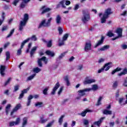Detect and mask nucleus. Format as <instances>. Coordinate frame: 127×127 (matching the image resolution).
<instances>
[{
  "instance_id": "obj_1",
  "label": "nucleus",
  "mask_w": 127,
  "mask_h": 127,
  "mask_svg": "<svg viewBox=\"0 0 127 127\" xmlns=\"http://www.w3.org/2000/svg\"><path fill=\"white\" fill-rule=\"evenodd\" d=\"M90 10L89 9H85L82 10V16L81 20L83 23H86L87 21H89L90 19Z\"/></svg>"
},
{
  "instance_id": "obj_2",
  "label": "nucleus",
  "mask_w": 127,
  "mask_h": 127,
  "mask_svg": "<svg viewBox=\"0 0 127 127\" xmlns=\"http://www.w3.org/2000/svg\"><path fill=\"white\" fill-rule=\"evenodd\" d=\"M112 13H113V12H112L111 8L107 9L103 14V16L101 18V22L102 23H106L107 18H109V15H110Z\"/></svg>"
},
{
  "instance_id": "obj_3",
  "label": "nucleus",
  "mask_w": 127,
  "mask_h": 127,
  "mask_svg": "<svg viewBox=\"0 0 127 127\" xmlns=\"http://www.w3.org/2000/svg\"><path fill=\"white\" fill-rule=\"evenodd\" d=\"M28 20V15L27 14H25L24 15V18L23 20L21 21L20 22V25L19 26V30L20 31H22L23 30V27L26 25L27 21Z\"/></svg>"
},
{
  "instance_id": "obj_4",
  "label": "nucleus",
  "mask_w": 127,
  "mask_h": 127,
  "mask_svg": "<svg viewBox=\"0 0 127 127\" xmlns=\"http://www.w3.org/2000/svg\"><path fill=\"white\" fill-rule=\"evenodd\" d=\"M53 19V18L51 17L48 19L47 22H46V19L43 20L42 21L38 27V28H41V27H42V26H44V27H49V26L51 25V21H52Z\"/></svg>"
},
{
  "instance_id": "obj_5",
  "label": "nucleus",
  "mask_w": 127,
  "mask_h": 127,
  "mask_svg": "<svg viewBox=\"0 0 127 127\" xmlns=\"http://www.w3.org/2000/svg\"><path fill=\"white\" fill-rule=\"evenodd\" d=\"M90 90L88 88H85L84 89L79 90L77 91L78 96L75 98V100H81V98L86 95V92H90Z\"/></svg>"
},
{
  "instance_id": "obj_6",
  "label": "nucleus",
  "mask_w": 127,
  "mask_h": 127,
  "mask_svg": "<svg viewBox=\"0 0 127 127\" xmlns=\"http://www.w3.org/2000/svg\"><path fill=\"white\" fill-rule=\"evenodd\" d=\"M29 40H30V39H27L22 42L20 46V48L17 50V55L18 56L21 55V52H22L21 49L23 48V46H24V45H25V44L27 43V42H28Z\"/></svg>"
},
{
  "instance_id": "obj_7",
  "label": "nucleus",
  "mask_w": 127,
  "mask_h": 127,
  "mask_svg": "<svg viewBox=\"0 0 127 127\" xmlns=\"http://www.w3.org/2000/svg\"><path fill=\"white\" fill-rule=\"evenodd\" d=\"M116 33L118 34V36L115 38L112 39V40H116V39H118L119 38H121L123 37V29L122 28H118L116 31Z\"/></svg>"
},
{
  "instance_id": "obj_8",
  "label": "nucleus",
  "mask_w": 127,
  "mask_h": 127,
  "mask_svg": "<svg viewBox=\"0 0 127 127\" xmlns=\"http://www.w3.org/2000/svg\"><path fill=\"white\" fill-rule=\"evenodd\" d=\"M42 61H43L45 64H46L48 62V60L46 59V57H43V58L39 59L38 61V64L39 67H42Z\"/></svg>"
},
{
  "instance_id": "obj_9",
  "label": "nucleus",
  "mask_w": 127,
  "mask_h": 127,
  "mask_svg": "<svg viewBox=\"0 0 127 127\" xmlns=\"http://www.w3.org/2000/svg\"><path fill=\"white\" fill-rule=\"evenodd\" d=\"M20 123V118H18L16 119V121H12L9 122V127H13L14 126H17Z\"/></svg>"
},
{
  "instance_id": "obj_10",
  "label": "nucleus",
  "mask_w": 127,
  "mask_h": 127,
  "mask_svg": "<svg viewBox=\"0 0 127 127\" xmlns=\"http://www.w3.org/2000/svg\"><path fill=\"white\" fill-rule=\"evenodd\" d=\"M40 10L42 11L41 14H44V13H46V12H48V11H50L51 10V8L47 7L46 6H42Z\"/></svg>"
},
{
  "instance_id": "obj_11",
  "label": "nucleus",
  "mask_w": 127,
  "mask_h": 127,
  "mask_svg": "<svg viewBox=\"0 0 127 127\" xmlns=\"http://www.w3.org/2000/svg\"><path fill=\"white\" fill-rule=\"evenodd\" d=\"M96 79H88L86 78L83 81L84 85H88V84H92V83H95Z\"/></svg>"
},
{
  "instance_id": "obj_12",
  "label": "nucleus",
  "mask_w": 127,
  "mask_h": 127,
  "mask_svg": "<svg viewBox=\"0 0 127 127\" xmlns=\"http://www.w3.org/2000/svg\"><path fill=\"white\" fill-rule=\"evenodd\" d=\"M105 40V37L102 36L100 40H99L98 42L94 46V48H97L98 46L102 45L103 43H104V40Z\"/></svg>"
},
{
  "instance_id": "obj_13",
  "label": "nucleus",
  "mask_w": 127,
  "mask_h": 127,
  "mask_svg": "<svg viewBox=\"0 0 127 127\" xmlns=\"http://www.w3.org/2000/svg\"><path fill=\"white\" fill-rule=\"evenodd\" d=\"M20 108H21V104H17L15 107V108L13 109L12 111L11 112V113H10L11 116H12V115H13V114H14V113L17 112V111H18V110H19V109H20Z\"/></svg>"
},
{
  "instance_id": "obj_14",
  "label": "nucleus",
  "mask_w": 127,
  "mask_h": 127,
  "mask_svg": "<svg viewBox=\"0 0 127 127\" xmlns=\"http://www.w3.org/2000/svg\"><path fill=\"white\" fill-rule=\"evenodd\" d=\"M60 87V84H59V82H57L54 88L53 89V91L51 92L52 95H55V93L56 91H57V89Z\"/></svg>"
},
{
  "instance_id": "obj_15",
  "label": "nucleus",
  "mask_w": 127,
  "mask_h": 127,
  "mask_svg": "<svg viewBox=\"0 0 127 127\" xmlns=\"http://www.w3.org/2000/svg\"><path fill=\"white\" fill-rule=\"evenodd\" d=\"M4 71H5V66L4 65H0V73L1 75L3 77L5 73H4Z\"/></svg>"
},
{
  "instance_id": "obj_16",
  "label": "nucleus",
  "mask_w": 127,
  "mask_h": 127,
  "mask_svg": "<svg viewBox=\"0 0 127 127\" xmlns=\"http://www.w3.org/2000/svg\"><path fill=\"white\" fill-rule=\"evenodd\" d=\"M61 16H60V15H57L56 17V22L58 25L61 24Z\"/></svg>"
},
{
  "instance_id": "obj_17",
  "label": "nucleus",
  "mask_w": 127,
  "mask_h": 127,
  "mask_svg": "<svg viewBox=\"0 0 127 127\" xmlns=\"http://www.w3.org/2000/svg\"><path fill=\"white\" fill-rule=\"evenodd\" d=\"M91 46H92L91 43H86L84 49L85 51H86V52H87V51H89V50H91Z\"/></svg>"
},
{
  "instance_id": "obj_18",
  "label": "nucleus",
  "mask_w": 127,
  "mask_h": 127,
  "mask_svg": "<svg viewBox=\"0 0 127 127\" xmlns=\"http://www.w3.org/2000/svg\"><path fill=\"white\" fill-rule=\"evenodd\" d=\"M110 65H112V63L110 62L106 63L103 66L104 70L106 71L109 70L110 68H111V66H110Z\"/></svg>"
},
{
  "instance_id": "obj_19",
  "label": "nucleus",
  "mask_w": 127,
  "mask_h": 127,
  "mask_svg": "<svg viewBox=\"0 0 127 127\" xmlns=\"http://www.w3.org/2000/svg\"><path fill=\"white\" fill-rule=\"evenodd\" d=\"M104 120H105V117H102L98 121L94 122V125H95V126H98V127H100V125L102 124V122H103Z\"/></svg>"
},
{
  "instance_id": "obj_20",
  "label": "nucleus",
  "mask_w": 127,
  "mask_h": 127,
  "mask_svg": "<svg viewBox=\"0 0 127 127\" xmlns=\"http://www.w3.org/2000/svg\"><path fill=\"white\" fill-rule=\"evenodd\" d=\"M46 54L49 56H50V57H54V56H55V53L49 50H48L46 52Z\"/></svg>"
},
{
  "instance_id": "obj_21",
  "label": "nucleus",
  "mask_w": 127,
  "mask_h": 127,
  "mask_svg": "<svg viewBox=\"0 0 127 127\" xmlns=\"http://www.w3.org/2000/svg\"><path fill=\"white\" fill-rule=\"evenodd\" d=\"M37 47H34L32 48V49L30 52L31 58L33 57V56L34 55V53H35V51L37 50Z\"/></svg>"
},
{
  "instance_id": "obj_22",
  "label": "nucleus",
  "mask_w": 127,
  "mask_h": 127,
  "mask_svg": "<svg viewBox=\"0 0 127 127\" xmlns=\"http://www.w3.org/2000/svg\"><path fill=\"white\" fill-rule=\"evenodd\" d=\"M27 122H28V118L24 117L22 119V126L25 127L27 125Z\"/></svg>"
},
{
  "instance_id": "obj_23",
  "label": "nucleus",
  "mask_w": 127,
  "mask_h": 127,
  "mask_svg": "<svg viewBox=\"0 0 127 127\" xmlns=\"http://www.w3.org/2000/svg\"><path fill=\"white\" fill-rule=\"evenodd\" d=\"M91 112H92V110L90 109H86L85 111L82 112L81 113L79 114V115H80V116L82 117H85L86 114H87V113H90Z\"/></svg>"
},
{
  "instance_id": "obj_24",
  "label": "nucleus",
  "mask_w": 127,
  "mask_h": 127,
  "mask_svg": "<svg viewBox=\"0 0 127 127\" xmlns=\"http://www.w3.org/2000/svg\"><path fill=\"white\" fill-rule=\"evenodd\" d=\"M36 76V73L33 74L32 75L28 76L27 78L26 81L28 82V81H31V80H33V79H34Z\"/></svg>"
},
{
  "instance_id": "obj_25",
  "label": "nucleus",
  "mask_w": 127,
  "mask_h": 127,
  "mask_svg": "<svg viewBox=\"0 0 127 127\" xmlns=\"http://www.w3.org/2000/svg\"><path fill=\"white\" fill-rule=\"evenodd\" d=\"M109 48H110V46L106 45L103 46L102 48L99 49L98 51H106V50H107Z\"/></svg>"
},
{
  "instance_id": "obj_26",
  "label": "nucleus",
  "mask_w": 127,
  "mask_h": 127,
  "mask_svg": "<svg viewBox=\"0 0 127 127\" xmlns=\"http://www.w3.org/2000/svg\"><path fill=\"white\" fill-rule=\"evenodd\" d=\"M88 89H90V91H92V90L93 91H97V90H98V89H99V87L98 86V85L97 84H94L92 85V87L91 88H87Z\"/></svg>"
},
{
  "instance_id": "obj_27",
  "label": "nucleus",
  "mask_w": 127,
  "mask_h": 127,
  "mask_svg": "<svg viewBox=\"0 0 127 127\" xmlns=\"http://www.w3.org/2000/svg\"><path fill=\"white\" fill-rule=\"evenodd\" d=\"M33 99V96L32 95H29L28 97V101L27 103V106L28 107L29 106H30V103H31V100Z\"/></svg>"
},
{
  "instance_id": "obj_28",
  "label": "nucleus",
  "mask_w": 127,
  "mask_h": 127,
  "mask_svg": "<svg viewBox=\"0 0 127 127\" xmlns=\"http://www.w3.org/2000/svg\"><path fill=\"white\" fill-rule=\"evenodd\" d=\"M127 74V68H125L123 69V71L119 73H118V76H123V75H126Z\"/></svg>"
},
{
  "instance_id": "obj_29",
  "label": "nucleus",
  "mask_w": 127,
  "mask_h": 127,
  "mask_svg": "<svg viewBox=\"0 0 127 127\" xmlns=\"http://www.w3.org/2000/svg\"><path fill=\"white\" fill-rule=\"evenodd\" d=\"M11 107V105L10 104H8L7 105V106H6L5 108V112H6V115H8V113H9V111L10 110V108Z\"/></svg>"
},
{
  "instance_id": "obj_30",
  "label": "nucleus",
  "mask_w": 127,
  "mask_h": 127,
  "mask_svg": "<svg viewBox=\"0 0 127 127\" xmlns=\"http://www.w3.org/2000/svg\"><path fill=\"white\" fill-rule=\"evenodd\" d=\"M64 80L65 81L67 86H70V81H69V77L66 76L64 77Z\"/></svg>"
},
{
  "instance_id": "obj_31",
  "label": "nucleus",
  "mask_w": 127,
  "mask_h": 127,
  "mask_svg": "<svg viewBox=\"0 0 127 127\" xmlns=\"http://www.w3.org/2000/svg\"><path fill=\"white\" fill-rule=\"evenodd\" d=\"M1 17H2V20L0 19V25H1L2 24V23L3 22V21L4 20V18L5 17V13L3 12L2 13Z\"/></svg>"
},
{
  "instance_id": "obj_32",
  "label": "nucleus",
  "mask_w": 127,
  "mask_h": 127,
  "mask_svg": "<svg viewBox=\"0 0 127 127\" xmlns=\"http://www.w3.org/2000/svg\"><path fill=\"white\" fill-rule=\"evenodd\" d=\"M35 107H37L38 108H41L43 106V103L42 102H37L35 104Z\"/></svg>"
},
{
  "instance_id": "obj_33",
  "label": "nucleus",
  "mask_w": 127,
  "mask_h": 127,
  "mask_svg": "<svg viewBox=\"0 0 127 127\" xmlns=\"http://www.w3.org/2000/svg\"><path fill=\"white\" fill-rule=\"evenodd\" d=\"M33 72H34V73H39V72H40V71H41V69L39 68V67H35L34 68H33Z\"/></svg>"
},
{
  "instance_id": "obj_34",
  "label": "nucleus",
  "mask_w": 127,
  "mask_h": 127,
  "mask_svg": "<svg viewBox=\"0 0 127 127\" xmlns=\"http://www.w3.org/2000/svg\"><path fill=\"white\" fill-rule=\"evenodd\" d=\"M47 121H48V119H44L43 118V117H42L40 118V123H41V124H44V123H46V122H47Z\"/></svg>"
},
{
  "instance_id": "obj_35",
  "label": "nucleus",
  "mask_w": 127,
  "mask_h": 127,
  "mask_svg": "<svg viewBox=\"0 0 127 127\" xmlns=\"http://www.w3.org/2000/svg\"><path fill=\"white\" fill-rule=\"evenodd\" d=\"M104 115H112V111L108 110H105L103 111Z\"/></svg>"
},
{
  "instance_id": "obj_36",
  "label": "nucleus",
  "mask_w": 127,
  "mask_h": 127,
  "mask_svg": "<svg viewBox=\"0 0 127 127\" xmlns=\"http://www.w3.org/2000/svg\"><path fill=\"white\" fill-rule=\"evenodd\" d=\"M64 117H65V116L62 115L59 120V123L60 126H61V125H62V123H63V119H64Z\"/></svg>"
},
{
  "instance_id": "obj_37",
  "label": "nucleus",
  "mask_w": 127,
  "mask_h": 127,
  "mask_svg": "<svg viewBox=\"0 0 127 127\" xmlns=\"http://www.w3.org/2000/svg\"><path fill=\"white\" fill-rule=\"evenodd\" d=\"M102 100H103V97L102 96L99 97V98H98L96 106H100V105L102 104V103H101V101H102Z\"/></svg>"
},
{
  "instance_id": "obj_38",
  "label": "nucleus",
  "mask_w": 127,
  "mask_h": 127,
  "mask_svg": "<svg viewBox=\"0 0 127 127\" xmlns=\"http://www.w3.org/2000/svg\"><path fill=\"white\" fill-rule=\"evenodd\" d=\"M121 70L122 68L120 67H117L116 69H115L112 72V74L114 75L115 73H116V72H119V71H121Z\"/></svg>"
},
{
  "instance_id": "obj_39",
  "label": "nucleus",
  "mask_w": 127,
  "mask_h": 127,
  "mask_svg": "<svg viewBox=\"0 0 127 127\" xmlns=\"http://www.w3.org/2000/svg\"><path fill=\"white\" fill-rule=\"evenodd\" d=\"M6 61H7L10 58V54L9 53V52H6Z\"/></svg>"
},
{
  "instance_id": "obj_40",
  "label": "nucleus",
  "mask_w": 127,
  "mask_h": 127,
  "mask_svg": "<svg viewBox=\"0 0 127 127\" xmlns=\"http://www.w3.org/2000/svg\"><path fill=\"white\" fill-rule=\"evenodd\" d=\"M68 37H69V34H65L63 37V41H66V40H67Z\"/></svg>"
},
{
  "instance_id": "obj_41",
  "label": "nucleus",
  "mask_w": 127,
  "mask_h": 127,
  "mask_svg": "<svg viewBox=\"0 0 127 127\" xmlns=\"http://www.w3.org/2000/svg\"><path fill=\"white\" fill-rule=\"evenodd\" d=\"M65 0H62V1H61L59 3L60 4L61 6L63 7V8H66V6L64 5V1Z\"/></svg>"
},
{
  "instance_id": "obj_42",
  "label": "nucleus",
  "mask_w": 127,
  "mask_h": 127,
  "mask_svg": "<svg viewBox=\"0 0 127 127\" xmlns=\"http://www.w3.org/2000/svg\"><path fill=\"white\" fill-rule=\"evenodd\" d=\"M27 39H31L32 41H36L37 40V38L36 37V36L33 35L31 38H28Z\"/></svg>"
},
{
  "instance_id": "obj_43",
  "label": "nucleus",
  "mask_w": 127,
  "mask_h": 127,
  "mask_svg": "<svg viewBox=\"0 0 127 127\" xmlns=\"http://www.w3.org/2000/svg\"><path fill=\"white\" fill-rule=\"evenodd\" d=\"M119 84V82L117 81H115L113 83V84L112 85L113 88H114V89H116L117 88V87H118V85Z\"/></svg>"
},
{
  "instance_id": "obj_44",
  "label": "nucleus",
  "mask_w": 127,
  "mask_h": 127,
  "mask_svg": "<svg viewBox=\"0 0 127 127\" xmlns=\"http://www.w3.org/2000/svg\"><path fill=\"white\" fill-rule=\"evenodd\" d=\"M107 36L109 37H113V36H115V34L112 32V31L108 32L107 34Z\"/></svg>"
},
{
  "instance_id": "obj_45",
  "label": "nucleus",
  "mask_w": 127,
  "mask_h": 127,
  "mask_svg": "<svg viewBox=\"0 0 127 127\" xmlns=\"http://www.w3.org/2000/svg\"><path fill=\"white\" fill-rule=\"evenodd\" d=\"M58 30L59 31V34H60V35H61V34L63 33V29H62L61 27H59Z\"/></svg>"
},
{
  "instance_id": "obj_46",
  "label": "nucleus",
  "mask_w": 127,
  "mask_h": 127,
  "mask_svg": "<svg viewBox=\"0 0 127 127\" xmlns=\"http://www.w3.org/2000/svg\"><path fill=\"white\" fill-rule=\"evenodd\" d=\"M10 81H11V78L9 77L7 80L4 83V86H7V85H8L9 83L10 82Z\"/></svg>"
},
{
  "instance_id": "obj_47",
  "label": "nucleus",
  "mask_w": 127,
  "mask_h": 127,
  "mask_svg": "<svg viewBox=\"0 0 127 127\" xmlns=\"http://www.w3.org/2000/svg\"><path fill=\"white\" fill-rule=\"evenodd\" d=\"M31 46H32V43H29V44L28 45V49L26 50L27 53H28V52H29V50H30V48H31Z\"/></svg>"
},
{
  "instance_id": "obj_48",
  "label": "nucleus",
  "mask_w": 127,
  "mask_h": 127,
  "mask_svg": "<svg viewBox=\"0 0 127 127\" xmlns=\"http://www.w3.org/2000/svg\"><path fill=\"white\" fill-rule=\"evenodd\" d=\"M13 32H14V29H13L12 30H11L10 32V33L7 36V37L8 38L13 34Z\"/></svg>"
},
{
  "instance_id": "obj_49",
  "label": "nucleus",
  "mask_w": 127,
  "mask_h": 127,
  "mask_svg": "<svg viewBox=\"0 0 127 127\" xmlns=\"http://www.w3.org/2000/svg\"><path fill=\"white\" fill-rule=\"evenodd\" d=\"M121 47L122 49H123L124 50H126V49H127V45L125 44L121 45Z\"/></svg>"
},
{
  "instance_id": "obj_50",
  "label": "nucleus",
  "mask_w": 127,
  "mask_h": 127,
  "mask_svg": "<svg viewBox=\"0 0 127 127\" xmlns=\"http://www.w3.org/2000/svg\"><path fill=\"white\" fill-rule=\"evenodd\" d=\"M8 29V26H3L2 28V31H5L6 30H7Z\"/></svg>"
},
{
  "instance_id": "obj_51",
  "label": "nucleus",
  "mask_w": 127,
  "mask_h": 127,
  "mask_svg": "<svg viewBox=\"0 0 127 127\" xmlns=\"http://www.w3.org/2000/svg\"><path fill=\"white\" fill-rule=\"evenodd\" d=\"M19 0H14L12 2V4L15 5V6H16V4L19 2Z\"/></svg>"
},
{
  "instance_id": "obj_52",
  "label": "nucleus",
  "mask_w": 127,
  "mask_h": 127,
  "mask_svg": "<svg viewBox=\"0 0 127 127\" xmlns=\"http://www.w3.org/2000/svg\"><path fill=\"white\" fill-rule=\"evenodd\" d=\"M83 123L85 126L89 125V121L88 120L84 119Z\"/></svg>"
},
{
  "instance_id": "obj_53",
  "label": "nucleus",
  "mask_w": 127,
  "mask_h": 127,
  "mask_svg": "<svg viewBox=\"0 0 127 127\" xmlns=\"http://www.w3.org/2000/svg\"><path fill=\"white\" fill-rule=\"evenodd\" d=\"M19 89V85H17L14 87V92H16V91H18Z\"/></svg>"
},
{
  "instance_id": "obj_54",
  "label": "nucleus",
  "mask_w": 127,
  "mask_h": 127,
  "mask_svg": "<svg viewBox=\"0 0 127 127\" xmlns=\"http://www.w3.org/2000/svg\"><path fill=\"white\" fill-rule=\"evenodd\" d=\"M47 91H48V87H46L43 90V93L44 95H47Z\"/></svg>"
},
{
  "instance_id": "obj_55",
  "label": "nucleus",
  "mask_w": 127,
  "mask_h": 127,
  "mask_svg": "<svg viewBox=\"0 0 127 127\" xmlns=\"http://www.w3.org/2000/svg\"><path fill=\"white\" fill-rule=\"evenodd\" d=\"M63 88H64V86H62L59 91H58V95H61V93H62L63 91Z\"/></svg>"
},
{
  "instance_id": "obj_56",
  "label": "nucleus",
  "mask_w": 127,
  "mask_h": 127,
  "mask_svg": "<svg viewBox=\"0 0 127 127\" xmlns=\"http://www.w3.org/2000/svg\"><path fill=\"white\" fill-rule=\"evenodd\" d=\"M64 41H63V40L61 42H59L58 44L59 46H60V47L63 46V45H64Z\"/></svg>"
},
{
  "instance_id": "obj_57",
  "label": "nucleus",
  "mask_w": 127,
  "mask_h": 127,
  "mask_svg": "<svg viewBox=\"0 0 127 127\" xmlns=\"http://www.w3.org/2000/svg\"><path fill=\"white\" fill-rule=\"evenodd\" d=\"M52 46V41H49L47 43V47H51Z\"/></svg>"
},
{
  "instance_id": "obj_58",
  "label": "nucleus",
  "mask_w": 127,
  "mask_h": 127,
  "mask_svg": "<svg viewBox=\"0 0 127 127\" xmlns=\"http://www.w3.org/2000/svg\"><path fill=\"white\" fill-rule=\"evenodd\" d=\"M29 90V88H28L26 89H24L23 90H22L21 91V93H22L23 94H26V93H27V91H28Z\"/></svg>"
},
{
  "instance_id": "obj_59",
  "label": "nucleus",
  "mask_w": 127,
  "mask_h": 127,
  "mask_svg": "<svg viewBox=\"0 0 127 127\" xmlns=\"http://www.w3.org/2000/svg\"><path fill=\"white\" fill-rule=\"evenodd\" d=\"M64 56H65V53H64L61 54L59 56V58L60 59H62V58H63V57H64Z\"/></svg>"
},
{
  "instance_id": "obj_60",
  "label": "nucleus",
  "mask_w": 127,
  "mask_h": 127,
  "mask_svg": "<svg viewBox=\"0 0 127 127\" xmlns=\"http://www.w3.org/2000/svg\"><path fill=\"white\" fill-rule=\"evenodd\" d=\"M79 4H76L74 7L73 9L74 10H77L79 9Z\"/></svg>"
},
{
  "instance_id": "obj_61",
  "label": "nucleus",
  "mask_w": 127,
  "mask_h": 127,
  "mask_svg": "<svg viewBox=\"0 0 127 127\" xmlns=\"http://www.w3.org/2000/svg\"><path fill=\"white\" fill-rule=\"evenodd\" d=\"M105 62V59H100L98 61V63H103V62Z\"/></svg>"
},
{
  "instance_id": "obj_62",
  "label": "nucleus",
  "mask_w": 127,
  "mask_h": 127,
  "mask_svg": "<svg viewBox=\"0 0 127 127\" xmlns=\"http://www.w3.org/2000/svg\"><path fill=\"white\" fill-rule=\"evenodd\" d=\"M53 123H54V122H51L50 123H49L46 127H52V125H53Z\"/></svg>"
},
{
  "instance_id": "obj_63",
  "label": "nucleus",
  "mask_w": 127,
  "mask_h": 127,
  "mask_svg": "<svg viewBox=\"0 0 127 127\" xmlns=\"http://www.w3.org/2000/svg\"><path fill=\"white\" fill-rule=\"evenodd\" d=\"M24 94L21 92V93L20 94L19 97L18 98L19 100H20V99H22L23 98Z\"/></svg>"
},
{
  "instance_id": "obj_64",
  "label": "nucleus",
  "mask_w": 127,
  "mask_h": 127,
  "mask_svg": "<svg viewBox=\"0 0 127 127\" xmlns=\"http://www.w3.org/2000/svg\"><path fill=\"white\" fill-rule=\"evenodd\" d=\"M82 68H83L82 65H79L77 66V70H82Z\"/></svg>"
}]
</instances>
